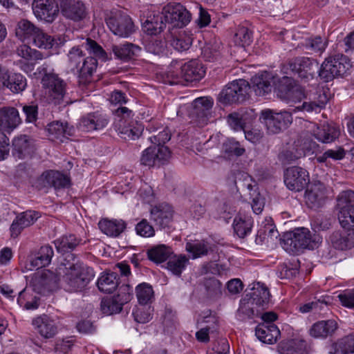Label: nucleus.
<instances>
[{
    "instance_id": "nucleus-1",
    "label": "nucleus",
    "mask_w": 354,
    "mask_h": 354,
    "mask_svg": "<svg viewBox=\"0 0 354 354\" xmlns=\"http://www.w3.org/2000/svg\"><path fill=\"white\" fill-rule=\"evenodd\" d=\"M321 240V237L312 234L306 227L295 229L293 231L287 232L280 239L282 248L288 253L297 254L303 249H312L316 248Z\"/></svg>"
},
{
    "instance_id": "nucleus-2",
    "label": "nucleus",
    "mask_w": 354,
    "mask_h": 354,
    "mask_svg": "<svg viewBox=\"0 0 354 354\" xmlns=\"http://www.w3.org/2000/svg\"><path fill=\"white\" fill-rule=\"evenodd\" d=\"M48 65L45 63L38 69L40 73L44 72L41 78V84L45 90L47 100L54 104H68L67 84L55 73L47 72Z\"/></svg>"
},
{
    "instance_id": "nucleus-3",
    "label": "nucleus",
    "mask_w": 354,
    "mask_h": 354,
    "mask_svg": "<svg viewBox=\"0 0 354 354\" xmlns=\"http://www.w3.org/2000/svg\"><path fill=\"white\" fill-rule=\"evenodd\" d=\"M113 128L120 136L125 140L138 138L143 131V126L133 120V112L127 107L119 106L113 111Z\"/></svg>"
},
{
    "instance_id": "nucleus-4",
    "label": "nucleus",
    "mask_w": 354,
    "mask_h": 354,
    "mask_svg": "<svg viewBox=\"0 0 354 354\" xmlns=\"http://www.w3.org/2000/svg\"><path fill=\"white\" fill-rule=\"evenodd\" d=\"M93 269L77 261L66 268L64 276V289L68 292H77L84 289L93 279Z\"/></svg>"
},
{
    "instance_id": "nucleus-5",
    "label": "nucleus",
    "mask_w": 354,
    "mask_h": 354,
    "mask_svg": "<svg viewBox=\"0 0 354 354\" xmlns=\"http://www.w3.org/2000/svg\"><path fill=\"white\" fill-rule=\"evenodd\" d=\"M205 74V69L202 63L198 59H192L181 64L180 67L171 64L167 73L166 82L171 84L183 83V80L187 82L199 81Z\"/></svg>"
},
{
    "instance_id": "nucleus-6",
    "label": "nucleus",
    "mask_w": 354,
    "mask_h": 354,
    "mask_svg": "<svg viewBox=\"0 0 354 354\" xmlns=\"http://www.w3.org/2000/svg\"><path fill=\"white\" fill-rule=\"evenodd\" d=\"M335 214L340 226L347 232H354V192L343 191L337 198Z\"/></svg>"
},
{
    "instance_id": "nucleus-7",
    "label": "nucleus",
    "mask_w": 354,
    "mask_h": 354,
    "mask_svg": "<svg viewBox=\"0 0 354 354\" xmlns=\"http://www.w3.org/2000/svg\"><path fill=\"white\" fill-rule=\"evenodd\" d=\"M351 68L349 58L342 54H337L325 59L319 68V76L324 82H328L346 75Z\"/></svg>"
},
{
    "instance_id": "nucleus-8",
    "label": "nucleus",
    "mask_w": 354,
    "mask_h": 354,
    "mask_svg": "<svg viewBox=\"0 0 354 354\" xmlns=\"http://www.w3.org/2000/svg\"><path fill=\"white\" fill-rule=\"evenodd\" d=\"M250 90L248 82L239 79L228 83L220 92L218 99L223 104H240L248 98Z\"/></svg>"
},
{
    "instance_id": "nucleus-9",
    "label": "nucleus",
    "mask_w": 354,
    "mask_h": 354,
    "mask_svg": "<svg viewBox=\"0 0 354 354\" xmlns=\"http://www.w3.org/2000/svg\"><path fill=\"white\" fill-rule=\"evenodd\" d=\"M106 23L110 30L120 37H128L135 31L131 17L119 10H113L107 15Z\"/></svg>"
},
{
    "instance_id": "nucleus-10",
    "label": "nucleus",
    "mask_w": 354,
    "mask_h": 354,
    "mask_svg": "<svg viewBox=\"0 0 354 354\" xmlns=\"http://www.w3.org/2000/svg\"><path fill=\"white\" fill-rule=\"evenodd\" d=\"M168 29L183 28L187 25L192 18L190 12L180 3H169L165 6L161 12Z\"/></svg>"
},
{
    "instance_id": "nucleus-11",
    "label": "nucleus",
    "mask_w": 354,
    "mask_h": 354,
    "mask_svg": "<svg viewBox=\"0 0 354 354\" xmlns=\"http://www.w3.org/2000/svg\"><path fill=\"white\" fill-rule=\"evenodd\" d=\"M260 119L263 120L269 133H278L286 129L292 122L291 111L276 112L272 109L263 110Z\"/></svg>"
},
{
    "instance_id": "nucleus-12",
    "label": "nucleus",
    "mask_w": 354,
    "mask_h": 354,
    "mask_svg": "<svg viewBox=\"0 0 354 354\" xmlns=\"http://www.w3.org/2000/svg\"><path fill=\"white\" fill-rule=\"evenodd\" d=\"M133 298V289L128 285H122L119 287L117 295L112 297L102 299L100 304L103 314L110 315L120 313L122 306L130 301Z\"/></svg>"
},
{
    "instance_id": "nucleus-13",
    "label": "nucleus",
    "mask_w": 354,
    "mask_h": 354,
    "mask_svg": "<svg viewBox=\"0 0 354 354\" xmlns=\"http://www.w3.org/2000/svg\"><path fill=\"white\" fill-rule=\"evenodd\" d=\"M283 181L289 190L299 192L302 191L310 183L308 171L300 167L287 168L283 174Z\"/></svg>"
},
{
    "instance_id": "nucleus-14",
    "label": "nucleus",
    "mask_w": 354,
    "mask_h": 354,
    "mask_svg": "<svg viewBox=\"0 0 354 354\" xmlns=\"http://www.w3.org/2000/svg\"><path fill=\"white\" fill-rule=\"evenodd\" d=\"M59 281L56 273L49 270H44L34 274L30 283L35 292L46 294L56 290Z\"/></svg>"
},
{
    "instance_id": "nucleus-15",
    "label": "nucleus",
    "mask_w": 354,
    "mask_h": 354,
    "mask_svg": "<svg viewBox=\"0 0 354 354\" xmlns=\"http://www.w3.org/2000/svg\"><path fill=\"white\" fill-rule=\"evenodd\" d=\"M289 66L290 69L305 82L313 80L319 69V64L317 62L304 57L291 59Z\"/></svg>"
},
{
    "instance_id": "nucleus-16",
    "label": "nucleus",
    "mask_w": 354,
    "mask_h": 354,
    "mask_svg": "<svg viewBox=\"0 0 354 354\" xmlns=\"http://www.w3.org/2000/svg\"><path fill=\"white\" fill-rule=\"evenodd\" d=\"M330 188L326 187L320 181L310 183L304 196L307 205L310 208H318L322 206L330 194Z\"/></svg>"
},
{
    "instance_id": "nucleus-17",
    "label": "nucleus",
    "mask_w": 354,
    "mask_h": 354,
    "mask_svg": "<svg viewBox=\"0 0 354 354\" xmlns=\"http://www.w3.org/2000/svg\"><path fill=\"white\" fill-rule=\"evenodd\" d=\"M32 10L38 19L52 24L58 17L61 9L56 0H36Z\"/></svg>"
},
{
    "instance_id": "nucleus-18",
    "label": "nucleus",
    "mask_w": 354,
    "mask_h": 354,
    "mask_svg": "<svg viewBox=\"0 0 354 354\" xmlns=\"http://www.w3.org/2000/svg\"><path fill=\"white\" fill-rule=\"evenodd\" d=\"M277 96L287 103L300 102L306 97L304 89L292 80L285 77L277 91Z\"/></svg>"
},
{
    "instance_id": "nucleus-19",
    "label": "nucleus",
    "mask_w": 354,
    "mask_h": 354,
    "mask_svg": "<svg viewBox=\"0 0 354 354\" xmlns=\"http://www.w3.org/2000/svg\"><path fill=\"white\" fill-rule=\"evenodd\" d=\"M16 53L18 56L29 62L24 63L22 61H19L20 68L27 73L33 71L36 62L46 57L41 52L32 48L26 44L18 46L16 50Z\"/></svg>"
},
{
    "instance_id": "nucleus-20",
    "label": "nucleus",
    "mask_w": 354,
    "mask_h": 354,
    "mask_svg": "<svg viewBox=\"0 0 354 354\" xmlns=\"http://www.w3.org/2000/svg\"><path fill=\"white\" fill-rule=\"evenodd\" d=\"M214 102L212 98L209 97H198L193 101L192 111L190 116L196 120L198 125L207 124L209 111L212 108Z\"/></svg>"
},
{
    "instance_id": "nucleus-21",
    "label": "nucleus",
    "mask_w": 354,
    "mask_h": 354,
    "mask_svg": "<svg viewBox=\"0 0 354 354\" xmlns=\"http://www.w3.org/2000/svg\"><path fill=\"white\" fill-rule=\"evenodd\" d=\"M169 156L170 151L167 147H150L143 151L140 161L144 165L153 167L162 164Z\"/></svg>"
},
{
    "instance_id": "nucleus-22",
    "label": "nucleus",
    "mask_w": 354,
    "mask_h": 354,
    "mask_svg": "<svg viewBox=\"0 0 354 354\" xmlns=\"http://www.w3.org/2000/svg\"><path fill=\"white\" fill-rule=\"evenodd\" d=\"M32 324L37 333L45 339L54 337L58 332L57 323L47 315L35 317Z\"/></svg>"
},
{
    "instance_id": "nucleus-23",
    "label": "nucleus",
    "mask_w": 354,
    "mask_h": 354,
    "mask_svg": "<svg viewBox=\"0 0 354 354\" xmlns=\"http://www.w3.org/2000/svg\"><path fill=\"white\" fill-rule=\"evenodd\" d=\"M109 122V118L97 112L89 113L82 117L79 122L78 128L86 132L99 131L105 128Z\"/></svg>"
},
{
    "instance_id": "nucleus-24",
    "label": "nucleus",
    "mask_w": 354,
    "mask_h": 354,
    "mask_svg": "<svg viewBox=\"0 0 354 354\" xmlns=\"http://www.w3.org/2000/svg\"><path fill=\"white\" fill-rule=\"evenodd\" d=\"M308 101L304 102L301 106H297L293 111L304 110L308 112L320 111L324 109L328 100L324 91L319 89L313 93L306 94Z\"/></svg>"
},
{
    "instance_id": "nucleus-25",
    "label": "nucleus",
    "mask_w": 354,
    "mask_h": 354,
    "mask_svg": "<svg viewBox=\"0 0 354 354\" xmlns=\"http://www.w3.org/2000/svg\"><path fill=\"white\" fill-rule=\"evenodd\" d=\"M60 9L63 16L73 21H80L86 15L85 6L79 0H62Z\"/></svg>"
},
{
    "instance_id": "nucleus-26",
    "label": "nucleus",
    "mask_w": 354,
    "mask_h": 354,
    "mask_svg": "<svg viewBox=\"0 0 354 354\" xmlns=\"http://www.w3.org/2000/svg\"><path fill=\"white\" fill-rule=\"evenodd\" d=\"M39 217V213L33 210L18 214L10 225L11 236L17 237L24 228L32 225Z\"/></svg>"
},
{
    "instance_id": "nucleus-27",
    "label": "nucleus",
    "mask_w": 354,
    "mask_h": 354,
    "mask_svg": "<svg viewBox=\"0 0 354 354\" xmlns=\"http://www.w3.org/2000/svg\"><path fill=\"white\" fill-rule=\"evenodd\" d=\"M13 155L19 159L30 156L35 149L34 140L26 135H21L12 140Z\"/></svg>"
},
{
    "instance_id": "nucleus-28",
    "label": "nucleus",
    "mask_w": 354,
    "mask_h": 354,
    "mask_svg": "<svg viewBox=\"0 0 354 354\" xmlns=\"http://www.w3.org/2000/svg\"><path fill=\"white\" fill-rule=\"evenodd\" d=\"M151 219L161 228L169 227L174 217L172 207L167 204L155 206L151 209Z\"/></svg>"
},
{
    "instance_id": "nucleus-29",
    "label": "nucleus",
    "mask_w": 354,
    "mask_h": 354,
    "mask_svg": "<svg viewBox=\"0 0 354 354\" xmlns=\"http://www.w3.org/2000/svg\"><path fill=\"white\" fill-rule=\"evenodd\" d=\"M40 181L44 187H53L55 189L66 188L70 185V178L66 175L55 170L44 171Z\"/></svg>"
},
{
    "instance_id": "nucleus-30",
    "label": "nucleus",
    "mask_w": 354,
    "mask_h": 354,
    "mask_svg": "<svg viewBox=\"0 0 354 354\" xmlns=\"http://www.w3.org/2000/svg\"><path fill=\"white\" fill-rule=\"evenodd\" d=\"M337 328V323L334 319L319 321L310 327L309 334L314 338L326 339L332 336Z\"/></svg>"
},
{
    "instance_id": "nucleus-31",
    "label": "nucleus",
    "mask_w": 354,
    "mask_h": 354,
    "mask_svg": "<svg viewBox=\"0 0 354 354\" xmlns=\"http://www.w3.org/2000/svg\"><path fill=\"white\" fill-rule=\"evenodd\" d=\"M21 120L19 111L14 107H6L0 109V129L10 132L15 129Z\"/></svg>"
},
{
    "instance_id": "nucleus-32",
    "label": "nucleus",
    "mask_w": 354,
    "mask_h": 354,
    "mask_svg": "<svg viewBox=\"0 0 354 354\" xmlns=\"http://www.w3.org/2000/svg\"><path fill=\"white\" fill-rule=\"evenodd\" d=\"M279 234L271 218H266L258 230L256 241L274 243L278 240Z\"/></svg>"
},
{
    "instance_id": "nucleus-33",
    "label": "nucleus",
    "mask_w": 354,
    "mask_h": 354,
    "mask_svg": "<svg viewBox=\"0 0 354 354\" xmlns=\"http://www.w3.org/2000/svg\"><path fill=\"white\" fill-rule=\"evenodd\" d=\"M255 335L263 343L272 344L280 335V330L274 324H261L255 329Z\"/></svg>"
},
{
    "instance_id": "nucleus-34",
    "label": "nucleus",
    "mask_w": 354,
    "mask_h": 354,
    "mask_svg": "<svg viewBox=\"0 0 354 354\" xmlns=\"http://www.w3.org/2000/svg\"><path fill=\"white\" fill-rule=\"evenodd\" d=\"M53 254L54 252L50 245H43L40 248L35 257L30 259L26 268L32 270L33 269H39L47 266L50 263Z\"/></svg>"
},
{
    "instance_id": "nucleus-35",
    "label": "nucleus",
    "mask_w": 354,
    "mask_h": 354,
    "mask_svg": "<svg viewBox=\"0 0 354 354\" xmlns=\"http://www.w3.org/2000/svg\"><path fill=\"white\" fill-rule=\"evenodd\" d=\"M98 226L107 236L117 237L125 230L127 223L122 219L103 218L99 221Z\"/></svg>"
},
{
    "instance_id": "nucleus-36",
    "label": "nucleus",
    "mask_w": 354,
    "mask_h": 354,
    "mask_svg": "<svg viewBox=\"0 0 354 354\" xmlns=\"http://www.w3.org/2000/svg\"><path fill=\"white\" fill-rule=\"evenodd\" d=\"M250 299L252 305L265 308L269 304L270 293L265 284L258 282L252 289Z\"/></svg>"
},
{
    "instance_id": "nucleus-37",
    "label": "nucleus",
    "mask_w": 354,
    "mask_h": 354,
    "mask_svg": "<svg viewBox=\"0 0 354 354\" xmlns=\"http://www.w3.org/2000/svg\"><path fill=\"white\" fill-rule=\"evenodd\" d=\"M141 50V48L131 43L125 42L122 44H113L111 51L115 58L127 61L136 56H138Z\"/></svg>"
},
{
    "instance_id": "nucleus-38",
    "label": "nucleus",
    "mask_w": 354,
    "mask_h": 354,
    "mask_svg": "<svg viewBox=\"0 0 354 354\" xmlns=\"http://www.w3.org/2000/svg\"><path fill=\"white\" fill-rule=\"evenodd\" d=\"M330 241L335 249L350 250L354 247V234L335 231L330 236Z\"/></svg>"
},
{
    "instance_id": "nucleus-39",
    "label": "nucleus",
    "mask_w": 354,
    "mask_h": 354,
    "mask_svg": "<svg viewBox=\"0 0 354 354\" xmlns=\"http://www.w3.org/2000/svg\"><path fill=\"white\" fill-rule=\"evenodd\" d=\"M119 283V277L116 272H103L97 281L98 289L104 293L113 292L118 287Z\"/></svg>"
},
{
    "instance_id": "nucleus-40",
    "label": "nucleus",
    "mask_w": 354,
    "mask_h": 354,
    "mask_svg": "<svg viewBox=\"0 0 354 354\" xmlns=\"http://www.w3.org/2000/svg\"><path fill=\"white\" fill-rule=\"evenodd\" d=\"M252 227L253 219L250 215L239 214L234 219V230L239 238L243 239L250 234Z\"/></svg>"
},
{
    "instance_id": "nucleus-41",
    "label": "nucleus",
    "mask_w": 354,
    "mask_h": 354,
    "mask_svg": "<svg viewBox=\"0 0 354 354\" xmlns=\"http://www.w3.org/2000/svg\"><path fill=\"white\" fill-rule=\"evenodd\" d=\"M213 248L214 244L205 240L188 242L185 246L186 251L192 254V257L194 259L207 255L209 252L214 250Z\"/></svg>"
},
{
    "instance_id": "nucleus-42",
    "label": "nucleus",
    "mask_w": 354,
    "mask_h": 354,
    "mask_svg": "<svg viewBox=\"0 0 354 354\" xmlns=\"http://www.w3.org/2000/svg\"><path fill=\"white\" fill-rule=\"evenodd\" d=\"M47 131L53 139H59L63 142V138H68L73 134L74 129L68 127L67 123L55 121L48 125Z\"/></svg>"
},
{
    "instance_id": "nucleus-43",
    "label": "nucleus",
    "mask_w": 354,
    "mask_h": 354,
    "mask_svg": "<svg viewBox=\"0 0 354 354\" xmlns=\"http://www.w3.org/2000/svg\"><path fill=\"white\" fill-rule=\"evenodd\" d=\"M39 28L27 19L20 20L16 27V36L21 41L29 39H34L35 35L38 32Z\"/></svg>"
},
{
    "instance_id": "nucleus-44",
    "label": "nucleus",
    "mask_w": 354,
    "mask_h": 354,
    "mask_svg": "<svg viewBox=\"0 0 354 354\" xmlns=\"http://www.w3.org/2000/svg\"><path fill=\"white\" fill-rule=\"evenodd\" d=\"M340 131L338 128L329 124H324L315 131V137L320 142L329 143L337 139Z\"/></svg>"
},
{
    "instance_id": "nucleus-45",
    "label": "nucleus",
    "mask_w": 354,
    "mask_h": 354,
    "mask_svg": "<svg viewBox=\"0 0 354 354\" xmlns=\"http://www.w3.org/2000/svg\"><path fill=\"white\" fill-rule=\"evenodd\" d=\"M330 354H350L354 353V334L347 335L332 346Z\"/></svg>"
},
{
    "instance_id": "nucleus-46",
    "label": "nucleus",
    "mask_w": 354,
    "mask_h": 354,
    "mask_svg": "<svg viewBox=\"0 0 354 354\" xmlns=\"http://www.w3.org/2000/svg\"><path fill=\"white\" fill-rule=\"evenodd\" d=\"M26 79L20 73H9V77L6 81L3 88H6L12 93H19L26 87Z\"/></svg>"
},
{
    "instance_id": "nucleus-47",
    "label": "nucleus",
    "mask_w": 354,
    "mask_h": 354,
    "mask_svg": "<svg viewBox=\"0 0 354 354\" xmlns=\"http://www.w3.org/2000/svg\"><path fill=\"white\" fill-rule=\"evenodd\" d=\"M268 73L256 76L253 78L254 90L257 95H264L271 92L272 85Z\"/></svg>"
},
{
    "instance_id": "nucleus-48",
    "label": "nucleus",
    "mask_w": 354,
    "mask_h": 354,
    "mask_svg": "<svg viewBox=\"0 0 354 354\" xmlns=\"http://www.w3.org/2000/svg\"><path fill=\"white\" fill-rule=\"evenodd\" d=\"M171 251L169 247L165 245H159L147 251V256L149 260L156 263L165 261L171 255Z\"/></svg>"
},
{
    "instance_id": "nucleus-49",
    "label": "nucleus",
    "mask_w": 354,
    "mask_h": 354,
    "mask_svg": "<svg viewBox=\"0 0 354 354\" xmlns=\"http://www.w3.org/2000/svg\"><path fill=\"white\" fill-rule=\"evenodd\" d=\"M281 354H306V343L303 340H290L280 346Z\"/></svg>"
},
{
    "instance_id": "nucleus-50",
    "label": "nucleus",
    "mask_w": 354,
    "mask_h": 354,
    "mask_svg": "<svg viewBox=\"0 0 354 354\" xmlns=\"http://www.w3.org/2000/svg\"><path fill=\"white\" fill-rule=\"evenodd\" d=\"M327 46V39L320 36H315L307 38L304 43L306 49L319 55H321L325 50Z\"/></svg>"
},
{
    "instance_id": "nucleus-51",
    "label": "nucleus",
    "mask_w": 354,
    "mask_h": 354,
    "mask_svg": "<svg viewBox=\"0 0 354 354\" xmlns=\"http://www.w3.org/2000/svg\"><path fill=\"white\" fill-rule=\"evenodd\" d=\"M245 151L240 143L233 138H227L222 145V151L228 158L241 156L245 153Z\"/></svg>"
},
{
    "instance_id": "nucleus-52",
    "label": "nucleus",
    "mask_w": 354,
    "mask_h": 354,
    "mask_svg": "<svg viewBox=\"0 0 354 354\" xmlns=\"http://www.w3.org/2000/svg\"><path fill=\"white\" fill-rule=\"evenodd\" d=\"M188 262L189 259L185 255L174 256L168 261L167 268L174 274L180 276Z\"/></svg>"
},
{
    "instance_id": "nucleus-53",
    "label": "nucleus",
    "mask_w": 354,
    "mask_h": 354,
    "mask_svg": "<svg viewBox=\"0 0 354 354\" xmlns=\"http://www.w3.org/2000/svg\"><path fill=\"white\" fill-rule=\"evenodd\" d=\"M55 245L58 252H66L75 249L80 243V241L73 234L62 236L55 241Z\"/></svg>"
},
{
    "instance_id": "nucleus-54",
    "label": "nucleus",
    "mask_w": 354,
    "mask_h": 354,
    "mask_svg": "<svg viewBox=\"0 0 354 354\" xmlns=\"http://www.w3.org/2000/svg\"><path fill=\"white\" fill-rule=\"evenodd\" d=\"M142 27L147 34L156 35L160 33L166 28V24L164 19H162V15H160L154 17L151 20H146Z\"/></svg>"
},
{
    "instance_id": "nucleus-55",
    "label": "nucleus",
    "mask_w": 354,
    "mask_h": 354,
    "mask_svg": "<svg viewBox=\"0 0 354 354\" xmlns=\"http://www.w3.org/2000/svg\"><path fill=\"white\" fill-rule=\"evenodd\" d=\"M170 44L176 50L184 51L188 50L191 46L192 38L185 32L183 31L173 37Z\"/></svg>"
},
{
    "instance_id": "nucleus-56",
    "label": "nucleus",
    "mask_w": 354,
    "mask_h": 354,
    "mask_svg": "<svg viewBox=\"0 0 354 354\" xmlns=\"http://www.w3.org/2000/svg\"><path fill=\"white\" fill-rule=\"evenodd\" d=\"M136 292L137 299L140 304L145 305L153 299L152 286L147 283H142L137 286Z\"/></svg>"
},
{
    "instance_id": "nucleus-57",
    "label": "nucleus",
    "mask_w": 354,
    "mask_h": 354,
    "mask_svg": "<svg viewBox=\"0 0 354 354\" xmlns=\"http://www.w3.org/2000/svg\"><path fill=\"white\" fill-rule=\"evenodd\" d=\"M97 66V61L96 58L92 56L86 57L84 62L79 67V70H77L80 73V76L86 80L91 77L94 71H95Z\"/></svg>"
},
{
    "instance_id": "nucleus-58",
    "label": "nucleus",
    "mask_w": 354,
    "mask_h": 354,
    "mask_svg": "<svg viewBox=\"0 0 354 354\" xmlns=\"http://www.w3.org/2000/svg\"><path fill=\"white\" fill-rule=\"evenodd\" d=\"M82 46L85 48L91 55H93L95 58L97 57L103 61L107 59L106 53L95 41L87 38L82 44Z\"/></svg>"
},
{
    "instance_id": "nucleus-59",
    "label": "nucleus",
    "mask_w": 354,
    "mask_h": 354,
    "mask_svg": "<svg viewBox=\"0 0 354 354\" xmlns=\"http://www.w3.org/2000/svg\"><path fill=\"white\" fill-rule=\"evenodd\" d=\"M33 43L38 48L44 49H51L56 44L55 39L52 36L44 32L40 28L34 37Z\"/></svg>"
},
{
    "instance_id": "nucleus-60",
    "label": "nucleus",
    "mask_w": 354,
    "mask_h": 354,
    "mask_svg": "<svg viewBox=\"0 0 354 354\" xmlns=\"http://www.w3.org/2000/svg\"><path fill=\"white\" fill-rule=\"evenodd\" d=\"M234 41L236 45L239 46H249L252 41V32L244 26L239 28L234 35Z\"/></svg>"
},
{
    "instance_id": "nucleus-61",
    "label": "nucleus",
    "mask_w": 354,
    "mask_h": 354,
    "mask_svg": "<svg viewBox=\"0 0 354 354\" xmlns=\"http://www.w3.org/2000/svg\"><path fill=\"white\" fill-rule=\"evenodd\" d=\"M329 302V297H323L322 299H315L310 302L304 304L299 307V311L302 313L310 311H319Z\"/></svg>"
},
{
    "instance_id": "nucleus-62",
    "label": "nucleus",
    "mask_w": 354,
    "mask_h": 354,
    "mask_svg": "<svg viewBox=\"0 0 354 354\" xmlns=\"http://www.w3.org/2000/svg\"><path fill=\"white\" fill-rule=\"evenodd\" d=\"M68 59L71 67L73 70H79V67L84 62V55L82 50L78 46L73 47L68 53Z\"/></svg>"
},
{
    "instance_id": "nucleus-63",
    "label": "nucleus",
    "mask_w": 354,
    "mask_h": 354,
    "mask_svg": "<svg viewBox=\"0 0 354 354\" xmlns=\"http://www.w3.org/2000/svg\"><path fill=\"white\" fill-rule=\"evenodd\" d=\"M136 234L140 236L149 238L155 235L154 227L145 218L138 222L135 227Z\"/></svg>"
},
{
    "instance_id": "nucleus-64",
    "label": "nucleus",
    "mask_w": 354,
    "mask_h": 354,
    "mask_svg": "<svg viewBox=\"0 0 354 354\" xmlns=\"http://www.w3.org/2000/svg\"><path fill=\"white\" fill-rule=\"evenodd\" d=\"M227 123L234 131H244L246 122L243 114L234 112L227 116Z\"/></svg>"
}]
</instances>
